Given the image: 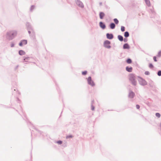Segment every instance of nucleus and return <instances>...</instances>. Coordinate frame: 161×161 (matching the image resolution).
Listing matches in <instances>:
<instances>
[{"mask_svg": "<svg viewBox=\"0 0 161 161\" xmlns=\"http://www.w3.org/2000/svg\"><path fill=\"white\" fill-rule=\"evenodd\" d=\"M129 80L133 85H136V80L135 76L134 75L131 74L130 75Z\"/></svg>", "mask_w": 161, "mask_h": 161, "instance_id": "1", "label": "nucleus"}, {"mask_svg": "<svg viewBox=\"0 0 161 161\" xmlns=\"http://www.w3.org/2000/svg\"><path fill=\"white\" fill-rule=\"evenodd\" d=\"M17 33L15 31H10L7 33V35L10 39H11L17 35Z\"/></svg>", "mask_w": 161, "mask_h": 161, "instance_id": "2", "label": "nucleus"}, {"mask_svg": "<svg viewBox=\"0 0 161 161\" xmlns=\"http://www.w3.org/2000/svg\"><path fill=\"white\" fill-rule=\"evenodd\" d=\"M88 84L92 86H94L95 84L94 82L92 80L91 77H89L87 79Z\"/></svg>", "mask_w": 161, "mask_h": 161, "instance_id": "3", "label": "nucleus"}, {"mask_svg": "<svg viewBox=\"0 0 161 161\" xmlns=\"http://www.w3.org/2000/svg\"><path fill=\"white\" fill-rule=\"evenodd\" d=\"M110 42L108 41L107 40L104 42V46L106 48H109L110 47Z\"/></svg>", "mask_w": 161, "mask_h": 161, "instance_id": "4", "label": "nucleus"}, {"mask_svg": "<svg viewBox=\"0 0 161 161\" xmlns=\"http://www.w3.org/2000/svg\"><path fill=\"white\" fill-rule=\"evenodd\" d=\"M27 43V41L26 40H24L21 41V42L19 43V45L20 46H22L23 45H25Z\"/></svg>", "mask_w": 161, "mask_h": 161, "instance_id": "5", "label": "nucleus"}, {"mask_svg": "<svg viewBox=\"0 0 161 161\" xmlns=\"http://www.w3.org/2000/svg\"><path fill=\"white\" fill-rule=\"evenodd\" d=\"M106 36L107 38L110 39H112L113 37V35L112 34L107 33L106 34Z\"/></svg>", "mask_w": 161, "mask_h": 161, "instance_id": "6", "label": "nucleus"}, {"mask_svg": "<svg viewBox=\"0 0 161 161\" xmlns=\"http://www.w3.org/2000/svg\"><path fill=\"white\" fill-rule=\"evenodd\" d=\"M99 25L100 27L103 29H104L106 27L105 25L102 22H100L99 23Z\"/></svg>", "mask_w": 161, "mask_h": 161, "instance_id": "7", "label": "nucleus"}, {"mask_svg": "<svg viewBox=\"0 0 161 161\" xmlns=\"http://www.w3.org/2000/svg\"><path fill=\"white\" fill-rule=\"evenodd\" d=\"M104 16L105 14L101 12L100 13L99 16L101 19H103V17Z\"/></svg>", "mask_w": 161, "mask_h": 161, "instance_id": "8", "label": "nucleus"}, {"mask_svg": "<svg viewBox=\"0 0 161 161\" xmlns=\"http://www.w3.org/2000/svg\"><path fill=\"white\" fill-rule=\"evenodd\" d=\"M126 69L127 71L131 72L132 71V67H127L126 68Z\"/></svg>", "mask_w": 161, "mask_h": 161, "instance_id": "9", "label": "nucleus"}, {"mask_svg": "<svg viewBox=\"0 0 161 161\" xmlns=\"http://www.w3.org/2000/svg\"><path fill=\"white\" fill-rule=\"evenodd\" d=\"M124 49H129L130 47L127 44H125L123 46Z\"/></svg>", "mask_w": 161, "mask_h": 161, "instance_id": "10", "label": "nucleus"}, {"mask_svg": "<svg viewBox=\"0 0 161 161\" xmlns=\"http://www.w3.org/2000/svg\"><path fill=\"white\" fill-rule=\"evenodd\" d=\"M135 95V94L134 93L132 92H130L129 93V96L131 98H132Z\"/></svg>", "mask_w": 161, "mask_h": 161, "instance_id": "11", "label": "nucleus"}, {"mask_svg": "<svg viewBox=\"0 0 161 161\" xmlns=\"http://www.w3.org/2000/svg\"><path fill=\"white\" fill-rule=\"evenodd\" d=\"M19 54L20 55H23L25 54V52L23 50H20L19 52Z\"/></svg>", "mask_w": 161, "mask_h": 161, "instance_id": "12", "label": "nucleus"}, {"mask_svg": "<svg viewBox=\"0 0 161 161\" xmlns=\"http://www.w3.org/2000/svg\"><path fill=\"white\" fill-rule=\"evenodd\" d=\"M145 2L147 4V5L148 6H150V3L149 0H145Z\"/></svg>", "mask_w": 161, "mask_h": 161, "instance_id": "13", "label": "nucleus"}, {"mask_svg": "<svg viewBox=\"0 0 161 161\" xmlns=\"http://www.w3.org/2000/svg\"><path fill=\"white\" fill-rule=\"evenodd\" d=\"M110 27L111 29H113L115 27V25L114 23H111L110 25Z\"/></svg>", "mask_w": 161, "mask_h": 161, "instance_id": "14", "label": "nucleus"}, {"mask_svg": "<svg viewBox=\"0 0 161 161\" xmlns=\"http://www.w3.org/2000/svg\"><path fill=\"white\" fill-rule=\"evenodd\" d=\"M118 38L120 41H122L123 40V37L119 35L118 36Z\"/></svg>", "mask_w": 161, "mask_h": 161, "instance_id": "15", "label": "nucleus"}, {"mask_svg": "<svg viewBox=\"0 0 161 161\" xmlns=\"http://www.w3.org/2000/svg\"><path fill=\"white\" fill-rule=\"evenodd\" d=\"M142 83H141V84L142 85H146L147 84L146 82L143 79H142Z\"/></svg>", "mask_w": 161, "mask_h": 161, "instance_id": "16", "label": "nucleus"}, {"mask_svg": "<svg viewBox=\"0 0 161 161\" xmlns=\"http://www.w3.org/2000/svg\"><path fill=\"white\" fill-rule=\"evenodd\" d=\"M124 36L125 37H128L129 36V33L128 32H125V33Z\"/></svg>", "mask_w": 161, "mask_h": 161, "instance_id": "17", "label": "nucleus"}, {"mask_svg": "<svg viewBox=\"0 0 161 161\" xmlns=\"http://www.w3.org/2000/svg\"><path fill=\"white\" fill-rule=\"evenodd\" d=\"M126 62L128 64H130L131 63L132 61L129 58L127 59V60L126 61Z\"/></svg>", "mask_w": 161, "mask_h": 161, "instance_id": "18", "label": "nucleus"}, {"mask_svg": "<svg viewBox=\"0 0 161 161\" xmlns=\"http://www.w3.org/2000/svg\"><path fill=\"white\" fill-rule=\"evenodd\" d=\"M114 20L116 24H117L119 23V21L117 19H114Z\"/></svg>", "mask_w": 161, "mask_h": 161, "instance_id": "19", "label": "nucleus"}, {"mask_svg": "<svg viewBox=\"0 0 161 161\" xmlns=\"http://www.w3.org/2000/svg\"><path fill=\"white\" fill-rule=\"evenodd\" d=\"M29 57H27L24 58V60L25 62H27L28 61V60H29Z\"/></svg>", "mask_w": 161, "mask_h": 161, "instance_id": "20", "label": "nucleus"}, {"mask_svg": "<svg viewBox=\"0 0 161 161\" xmlns=\"http://www.w3.org/2000/svg\"><path fill=\"white\" fill-rule=\"evenodd\" d=\"M157 56L158 57H160L161 56V51H160L158 52Z\"/></svg>", "mask_w": 161, "mask_h": 161, "instance_id": "21", "label": "nucleus"}, {"mask_svg": "<svg viewBox=\"0 0 161 161\" xmlns=\"http://www.w3.org/2000/svg\"><path fill=\"white\" fill-rule=\"evenodd\" d=\"M121 29L122 31H124L125 30V28L124 26H122L121 27Z\"/></svg>", "mask_w": 161, "mask_h": 161, "instance_id": "22", "label": "nucleus"}, {"mask_svg": "<svg viewBox=\"0 0 161 161\" xmlns=\"http://www.w3.org/2000/svg\"><path fill=\"white\" fill-rule=\"evenodd\" d=\"M149 66L150 68H153V66L152 64H149Z\"/></svg>", "mask_w": 161, "mask_h": 161, "instance_id": "23", "label": "nucleus"}, {"mask_svg": "<svg viewBox=\"0 0 161 161\" xmlns=\"http://www.w3.org/2000/svg\"><path fill=\"white\" fill-rule=\"evenodd\" d=\"M156 115L157 117H158V118H159L160 116V114L158 113H157L156 114Z\"/></svg>", "mask_w": 161, "mask_h": 161, "instance_id": "24", "label": "nucleus"}, {"mask_svg": "<svg viewBox=\"0 0 161 161\" xmlns=\"http://www.w3.org/2000/svg\"><path fill=\"white\" fill-rule=\"evenodd\" d=\"M57 143L58 144H62V142L61 141H57Z\"/></svg>", "mask_w": 161, "mask_h": 161, "instance_id": "25", "label": "nucleus"}, {"mask_svg": "<svg viewBox=\"0 0 161 161\" xmlns=\"http://www.w3.org/2000/svg\"><path fill=\"white\" fill-rule=\"evenodd\" d=\"M87 71H84L82 72V74L83 75H86L87 74Z\"/></svg>", "mask_w": 161, "mask_h": 161, "instance_id": "26", "label": "nucleus"}, {"mask_svg": "<svg viewBox=\"0 0 161 161\" xmlns=\"http://www.w3.org/2000/svg\"><path fill=\"white\" fill-rule=\"evenodd\" d=\"M158 76L161 75V71H159L158 73Z\"/></svg>", "mask_w": 161, "mask_h": 161, "instance_id": "27", "label": "nucleus"}, {"mask_svg": "<svg viewBox=\"0 0 161 161\" xmlns=\"http://www.w3.org/2000/svg\"><path fill=\"white\" fill-rule=\"evenodd\" d=\"M153 60L154 61H155V62H157V60L156 59V57L154 56L153 57Z\"/></svg>", "mask_w": 161, "mask_h": 161, "instance_id": "28", "label": "nucleus"}, {"mask_svg": "<svg viewBox=\"0 0 161 161\" xmlns=\"http://www.w3.org/2000/svg\"><path fill=\"white\" fill-rule=\"evenodd\" d=\"M72 136L71 135L68 136H66V138H72Z\"/></svg>", "mask_w": 161, "mask_h": 161, "instance_id": "29", "label": "nucleus"}, {"mask_svg": "<svg viewBox=\"0 0 161 161\" xmlns=\"http://www.w3.org/2000/svg\"><path fill=\"white\" fill-rule=\"evenodd\" d=\"M145 74L146 75H148L149 74V73L148 71H146L145 72Z\"/></svg>", "mask_w": 161, "mask_h": 161, "instance_id": "30", "label": "nucleus"}, {"mask_svg": "<svg viewBox=\"0 0 161 161\" xmlns=\"http://www.w3.org/2000/svg\"><path fill=\"white\" fill-rule=\"evenodd\" d=\"M136 108L137 109H139L140 108V106L138 105H136Z\"/></svg>", "mask_w": 161, "mask_h": 161, "instance_id": "31", "label": "nucleus"}, {"mask_svg": "<svg viewBox=\"0 0 161 161\" xmlns=\"http://www.w3.org/2000/svg\"><path fill=\"white\" fill-rule=\"evenodd\" d=\"M94 107L92 106V110H94Z\"/></svg>", "mask_w": 161, "mask_h": 161, "instance_id": "32", "label": "nucleus"}, {"mask_svg": "<svg viewBox=\"0 0 161 161\" xmlns=\"http://www.w3.org/2000/svg\"><path fill=\"white\" fill-rule=\"evenodd\" d=\"M80 3V4H81L80 6H81V7H83V5L82 3Z\"/></svg>", "mask_w": 161, "mask_h": 161, "instance_id": "33", "label": "nucleus"}, {"mask_svg": "<svg viewBox=\"0 0 161 161\" xmlns=\"http://www.w3.org/2000/svg\"><path fill=\"white\" fill-rule=\"evenodd\" d=\"M14 44H11V47H13L14 46Z\"/></svg>", "mask_w": 161, "mask_h": 161, "instance_id": "34", "label": "nucleus"}, {"mask_svg": "<svg viewBox=\"0 0 161 161\" xmlns=\"http://www.w3.org/2000/svg\"><path fill=\"white\" fill-rule=\"evenodd\" d=\"M28 32H29V33H30V31H29Z\"/></svg>", "mask_w": 161, "mask_h": 161, "instance_id": "35", "label": "nucleus"}]
</instances>
